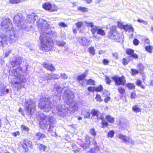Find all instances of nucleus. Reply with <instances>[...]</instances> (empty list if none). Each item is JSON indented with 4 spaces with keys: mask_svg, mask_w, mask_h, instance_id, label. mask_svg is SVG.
Here are the masks:
<instances>
[{
    "mask_svg": "<svg viewBox=\"0 0 153 153\" xmlns=\"http://www.w3.org/2000/svg\"><path fill=\"white\" fill-rule=\"evenodd\" d=\"M51 23L50 22L39 19L37 21L38 29L40 32V39L41 41L40 49L42 51L51 50L53 45L52 38L56 37V33L52 30L50 28Z\"/></svg>",
    "mask_w": 153,
    "mask_h": 153,
    "instance_id": "nucleus-1",
    "label": "nucleus"
},
{
    "mask_svg": "<svg viewBox=\"0 0 153 153\" xmlns=\"http://www.w3.org/2000/svg\"><path fill=\"white\" fill-rule=\"evenodd\" d=\"M73 97L74 94L72 91L69 90L65 91L63 95V98L64 99L65 102L66 103L67 106H57L56 101H54L53 103L54 104L55 102L56 105H54V107H53V108H54V109L52 110V113L55 114L56 113L57 115L61 117L65 116L69 108H72L74 105Z\"/></svg>",
    "mask_w": 153,
    "mask_h": 153,
    "instance_id": "nucleus-2",
    "label": "nucleus"
},
{
    "mask_svg": "<svg viewBox=\"0 0 153 153\" xmlns=\"http://www.w3.org/2000/svg\"><path fill=\"white\" fill-rule=\"evenodd\" d=\"M35 14L33 13L31 15H28L26 18V21L25 22L23 21V17L20 13H18L14 17L13 22L17 25L20 27L26 30H29L31 26L30 25V27L28 25L32 22H33L36 20V17Z\"/></svg>",
    "mask_w": 153,
    "mask_h": 153,
    "instance_id": "nucleus-3",
    "label": "nucleus"
},
{
    "mask_svg": "<svg viewBox=\"0 0 153 153\" xmlns=\"http://www.w3.org/2000/svg\"><path fill=\"white\" fill-rule=\"evenodd\" d=\"M40 118L41 120L40 123V125L44 128H47L49 124V131L54 133L56 136H57L56 132V129L54 128L57 126L56 119L53 116L49 117L44 115L42 116H40Z\"/></svg>",
    "mask_w": 153,
    "mask_h": 153,
    "instance_id": "nucleus-4",
    "label": "nucleus"
},
{
    "mask_svg": "<svg viewBox=\"0 0 153 153\" xmlns=\"http://www.w3.org/2000/svg\"><path fill=\"white\" fill-rule=\"evenodd\" d=\"M25 110L28 116L32 115L36 111V105L30 99L26 100L24 103Z\"/></svg>",
    "mask_w": 153,
    "mask_h": 153,
    "instance_id": "nucleus-5",
    "label": "nucleus"
},
{
    "mask_svg": "<svg viewBox=\"0 0 153 153\" xmlns=\"http://www.w3.org/2000/svg\"><path fill=\"white\" fill-rule=\"evenodd\" d=\"M38 107L45 111H49L51 108V101L49 99L42 97L39 100Z\"/></svg>",
    "mask_w": 153,
    "mask_h": 153,
    "instance_id": "nucleus-6",
    "label": "nucleus"
},
{
    "mask_svg": "<svg viewBox=\"0 0 153 153\" xmlns=\"http://www.w3.org/2000/svg\"><path fill=\"white\" fill-rule=\"evenodd\" d=\"M7 36V42L10 43L15 42L18 39V34L17 31L15 28L12 29L7 32L6 33Z\"/></svg>",
    "mask_w": 153,
    "mask_h": 153,
    "instance_id": "nucleus-7",
    "label": "nucleus"
},
{
    "mask_svg": "<svg viewBox=\"0 0 153 153\" xmlns=\"http://www.w3.org/2000/svg\"><path fill=\"white\" fill-rule=\"evenodd\" d=\"M85 23L87 24L88 27H89L91 28V30L94 37H96V36H95L94 35L96 32H97V34L102 36H104L105 35V33L104 30L99 27L94 25L93 23L87 22H85Z\"/></svg>",
    "mask_w": 153,
    "mask_h": 153,
    "instance_id": "nucleus-8",
    "label": "nucleus"
},
{
    "mask_svg": "<svg viewBox=\"0 0 153 153\" xmlns=\"http://www.w3.org/2000/svg\"><path fill=\"white\" fill-rule=\"evenodd\" d=\"M10 22L9 19L6 18L4 19L1 23V29L5 30L6 33L13 29L12 28V24Z\"/></svg>",
    "mask_w": 153,
    "mask_h": 153,
    "instance_id": "nucleus-9",
    "label": "nucleus"
},
{
    "mask_svg": "<svg viewBox=\"0 0 153 153\" xmlns=\"http://www.w3.org/2000/svg\"><path fill=\"white\" fill-rule=\"evenodd\" d=\"M13 71L14 76H16L17 80L21 82H25V78L23 75L21 74L22 72V68L21 67H19L17 68L13 69Z\"/></svg>",
    "mask_w": 153,
    "mask_h": 153,
    "instance_id": "nucleus-10",
    "label": "nucleus"
},
{
    "mask_svg": "<svg viewBox=\"0 0 153 153\" xmlns=\"http://www.w3.org/2000/svg\"><path fill=\"white\" fill-rule=\"evenodd\" d=\"M111 78L115 82V85H124L126 83V79L123 76L120 77L115 75L112 76Z\"/></svg>",
    "mask_w": 153,
    "mask_h": 153,
    "instance_id": "nucleus-11",
    "label": "nucleus"
},
{
    "mask_svg": "<svg viewBox=\"0 0 153 153\" xmlns=\"http://www.w3.org/2000/svg\"><path fill=\"white\" fill-rule=\"evenodd\" d=\"M13 85L14 88L15 89V90H17L18 91H19L24 87V82L17 80V81L14 82Z\"/></svg>",
    "mask_w": 153,
    "mask_h": 153,
    "instance_id": "nucleus-12",
    "label": "nucleus"
},
{
    "mask_svg": "<svg viewBox=\"0 0 153 153\" xmlns=\"http://www.w3.org/2000/svg\"><path fill=\"white\" fill-rule=\"evenodd\" d=\"M119 138L122 139L126 143H130L131 144H133L134 141L132 140L128 137H126V136L120 134L119 136Z\"/></svg>",
    "mask_w": 153,
    "mask_h": 153,
    "instance_id": "nucleus-13",
    "label": "nucleus"
},
{
    "mask_svg": "<svg viewBox=\"0 0 153 153\" xmlns=\"http://www.w3.org/2000/svg\"><path fill=\"white\" fill-rule=\"evenodd\" d=\"M79 41L80 45L83 46L88 45L89 43V41L87 39L84 37H80Z\"/></svg>",
    "mask_w": 153,
    "mask_h": 153,
    "instance_id": "nucleus-14",
    "label": "nucleus"
},
{
    "mask_svg": "<svg viewBox=\"0 0 153 153\" xmlns=\"http://www.w3.org/2000/svg\"><path fill=\"white\" fill-rule=\"evenodd\" d=\"M126 52L127 54L130 55L131 57L135 59H137L138 58L137 55L134 53V51L132 49H127L126 50Z\"/></svg>",
    "mask_w": 153,
    "mask_h": 153,
    "instance_id": "nucleus-15",
    "label": "nucleus"
},
{
    "mask_svg": "<svg viewBox=\"0 0 153 153\" xmlns=\"http://www.w3.org/2000/svg\"><path fill=\"white\" fill-rule=\"evenodd\" d=\"M44 67L48 70H50L51 71H53L55 70V68L53 65L49 63L45 62L43 63Z\"/></svg>",
    "mask_w": 153,
    "mask_h": 153,
    "instance_id": "nucleus-16",
    "label": "nucleus"
},
{
    "mask_svg": "<svg viewBox=\"0 0 153 153\" xmlns=\"http://www.w3.org/2000/svg\"><path fill=\"white\" fill-rule=\"evenodd\" d=\"M22 57L19 56H18L16 57V60L13 61L11 64L13 67H14L16 65L17 66L19 65L22 63Z\"/></svg>",
    "mask_w": 153,
    "mask_h": 153,
    "instance_id": "nucleus-17",
    "label": "nucleus"
},
{
    "mask_svg": "<svg viewBox=\"0 0 153 153\" xmlns=\"http://www.w3.org/2000/svg\"><path fill=\"white\" fill-rule=\"evenodd\" d=\"M116 27L115 26H112L110 29V32L109 33V37L112 39H115L114 37V35L116 34Z\"/></svg>",
    "mask_w": 153,
    "mask_h": 153,
    "instance_id": "nucleus-18",
    "label": "nucleus"
},
{
    "mask_svg": "<svg viewBox=\"0 0 153 153\" xmlns=\"http://www.w3.org/2000/svg\"><path fill=\"white\" fill-rule=\"evenodd\" d=\"M7 36L2 33H0V42L2 44L5 43L7 42Z\"/></svg>",
    "mask_w": 153,
    "mask_h": 153,
    "instance_id": "nucleus-19",
    "label": "nucleus"
},
{
    "mask_svg": "<svg viewBox=\"0 0 153 153\" xmlns=\"http://www.w3.org/2000/svg\"><path fill=\"white\" fill-rule=\"evenodd\" d=\"M52 4L49 2H46L43 4V8L46 10L50 11Z\"/></svg>",
    "mask_w": 153,
    "mask_h": 153,
    "instance_id": "nucleus-20",
    "label": "nucleus"
},
{
    "mask_svg": "<svg viewBox=\"0 0 153 153\" xmlns=\"http://www.w3.org/2000/svg\"><path fill=\"white\" fill-rule=\"evenodd\" d=\"M45 137V135L40 132H38L36 134V138L38 140H41Z\"/></svg>",
    "mask_w": 153,
    "mask_h": 153,
    "instance_id": "nucleus-21",
    "label": "nucleus"
},
{
    "mask_svg": "<svg viewBox=\"0 0 153 153\" xmlns=\"http://www.w3.org/2000/svg\"><path fill=\"white\" fill-rule=\"evenodd\" d=\"M9 92V89L8 88H4L0 89V96H2L7 94Z\"/></svg>",
    "mask_w": 153,
    "mask_h": 153,
    "instance_id": "nucleus-22",
    "label": "nucleus"
},
{
    "mask_svg": "<svg viewBox=\"0 0 153 153\" xmlns=\"http://www.w3.org/2000/svg\"><path fill=\"white\" fill-rule=\"evenodd\" d=\"M75 25L76 26L78 30L80 32H81V28L83 25V23L82 22H78L75 23Z\"/></svg>",
    "mask_w": 153,
    "mask_h": 153,
    "instance_id": "nucleus-23",
    "label": "nucleus"
},
{
    "mask_svg": "<svg viewBox=\"0 0 153 153\" xmlns=\"http://www.w3.org/2000/svg\"><path fill=\"white\" fill-rule=\"evenodd\" d=\"M123 28L125 30H128L130 32H133L134 30L133 27L129 25H124L123 26Z\"/></svg>",
    "mask_w": 153,
    "mask_h": 153,
    "instance_id": "nucleus-24",
    "label": "nucleus"
},
{
    "mask_svg": "<svg viewBox=\"0 0 153 153\" xmlns=\"http://www.w3.org/2000/svg\"><path fill=\"white\" fill-rule=\"evenodd\" d=\"M56 44L59 47H63L66 44V42L58 40L56 41Z\"/></svg>",
    "mask_w": 153,
    "mask_h": 153,
    "instance_id": "nucleus-25",
    "label": "nucleus"
},
{
    "mask_svg": "<svg viewBox=\"0 0 153 153\" xmlns=\"http://www.w3.org/2000/svg\"><path fill=\"white\" fill-rule=\"evenodd\" d=\"M87 73L88 71H86L83 74L80 76H78L77 78V79L78 80H81L85 78Z\"/></svg>",
    "mask_w": 153,
    "mask_h": 153,
    "instance_id": "nucleus-26",
    "label": "nucleus"
},
{
    "mask_svg": "<svg viewBox=\"0 0 153 153\" xmlns=\"http://www.w3.org/2000/svg\"><path fill=\"white\" fill-rule=\"evenodd\" d=\"M99 112V111L94 109L91 110V113L92 114L93 117L96 116L97 117Z\"/></svg>",
    "mask_w": 153,
    "mask_h": 153,
    "instance_id": "nucleus-27",
    "label": "nucleus"
},
{
    "mask_svg": "<svg viewBox=\"0 0 153 153\" xmlns=\"http://www.w3.org/2000/svg\"><path fill=\"white\" fill-rule=\"evenodd\" d=\"M118 90L119 93H120L123 96L124 94L125 93V90L123 88L120 86L118 87Z\"/></svg>",
    "mask_w": 153,
    "mask_h": 153,
    "instance_id": "nucleus-28",
    "label": "nucleus"
},
{
    "mask_svg": "<svg viewBox=\"0 0 153 153\" xmlns=\"http://www.w3.org/2000/svg\"><path fill=\"white\" fill-rule=\"evenodd\" d=\"M88 51L91 54L94 56L95 54V50L94 47H90L88 49Z\"/></svg>",
    "mask_w": 153,
    "mask_h": 153,
    "instance_id": "nucleus-29",
    "label": "nucleus"
},
{
    "mask_svg": "<svg viewBox=\"0 0 153 153\" xmlns=\"http://www.w3.org/2000/svg\"><path fill=\"white\" fill-rule=\"evenodd\" d=\"M145 49L146 51L149 53H151L152 52L153 47L150 45L146 46L145 47Z\"/></svg>",
    "mask_w": 153,
    "mask_h": 153,
    "instance_id": "nucleus-30",
    "label": "nucleus"
},
{
    "mask_svg": "<svg viewBox=\"0 0 153 153\" xmlns=\"http://www.w3.org/2000/svg\"><path fill=\"white\" fill-rule=\"evenodd\" d=\"M126 86L129 89H132L135 88V86L133 83H128L126 84Z\"/></svg>",
    "mask_w": 153,
    "mask_h": 153,
    "instance_id": "nucleus-31",
    "label": "nucleus"
},
{
    "mask_svg": "<svg viewBox=\"0 0 153 153\" xmlns=\"http://www.w3.org/2000/svg\"><path fill=\"white\" fill-rule=\"evenodd\" d=\"M133 110L135 112H138L141 111V109L137 107V105L134 106L132 108Z\"/></svg>",
    "mask_w": 153,
    "mask_h": 153,
    "instance_id": "nucleus-32",
    "label": "nucleus"
},
{
    "mask_svg": "<svg viewBox=\"0 0 153 153\" xmlns=\"http://www.w3.org/2000/svg\"><path fill=\"white\" fill-rule=\"evenodd\" d=\"M58 9V8L56 5L55 4H53L51 5V7L50 11L51 12L57 11Z\"/></svg>",
    "mask_w": 153,
    "mask_h": 153,
    "instance_id": "nucleus-33",
    "label": "nucleus"
},
{
    "mask_svg": "<svg viewBox=\"0 0 153 153\" xmlns=\"http://www.w3.org/2000/svg\"><path fill=\"white\" fill-rule=\"evenodd\" d=\"M107 120L109 122L111 123L114 122V118L109 115H108L106 117Z\"/></svg>",
    "mask_w": 153,
    "mask_h": 153,
    "instance_id": "nucleus-34",
    "label": "nucleus"
},
{
    "mask_svg": "<svg viewBox=\"0 0 153 153\" xmlns=\"http://www.w3.org/2000/svg\"><path fill=\"white\" fill-rule=\"evenodd\" d=\"M46 146L42 144H40L39 146V149L41 151H44L46 149Z\"/></svg>",
    "mask_w": 153,
    "mask_h": 153,
    "instance_id": "nucleus-35",
    "label": "nucleus"
},
{
    "mask_svg": "<svg viewBox=\"0 0 153 153\" xmlns=\"http://www.w3.org/2000/svg\"><path fill=\"white\" fill-rule=\"evenodd\" d=\"M97 120H104V117L103 116V115L102 114H101L100 111L98 113V114L97 115Z\"/></svg>",
    "mask_w": 153,
    "mask_h": 153,
    "instance_id": "nucleus-36",
    "label": "nucleus"
},
{
    "mask_svg": "<svg viewBox=\"0 0 153 153\" xmlns=\"http://www.w3.org/2000/svg\"><path fill=\"white\" fill-rule=\"evenodd\" d=\"M28 147H31L32 146V142L27 140H25L24 143Z\"/></svg>",
    "mask_w": 153,
    "mask_h": 153,
    "instance_id": "nucleus-37",
    "label": "nucleus"
},
{
    "mask_svg": "<svg viewBox=\"0 0 153 153\" xmlns=\"http://www.w3.org/2000/svg\"><path fill=\"white\" fill-rule=\"evenodd\" d=\"M90 112L89 110H87L84 114V117L86 118H90Z\"/></svg>",
    "mask_w": 153,
    "mask_h": 153,
    "instance_id": "nucleus-38",
    "label": "nucleus"
},
{
    "mask_svg": "<svg viewBox=\"0 0 153 153\" xmlns=\"http://www.w3.org/2000/svg\"><path fill=\"white\" fill-rule=\"evenodd\" d=\"M114 132L113 130H111L108 133L107 136L108 137H112L114 134Z\"/></svg>",
    "mask_w": 153,
    "mask_h": 153,
    "instance_id": "nucleus-39",
    "label": "nucleus"
},
{
    "mask_svg": "<svg viewBox=\"0 0 153 153\" xmlns=\"http://www.w3.org/2000/svg\"><path fill=\"white\" fill-rule=\"evenodd\" d=\"M90 133L94 137L96 135V132L94 128H92L90 130Z\"/></svg>",
    "mask_w": 153,
    "mask_h": 153,
    "instance_id": "nucleus-40",
    "label": "nucleus"
},
{
    "mask_svg": "<svg viewBox=\"0 0 153 153\" xmlns=\"http://www.w3.org/2000/svg\"><path fill=\"white\" fill-rule=\"evenodd\" d=\"M21 0H9L10 3L13 4H17L19 3Z\"/></svg>",
    "mask_w": 153,
    "mask_h": 153,
    "instance_id": "nucleus-41",
    "label": "nucleus"
},
{
    "mask_svg": "<svg viewBox=\"0 0 153 153\" xmlns=\"http://www.w3.org/2000/svg\"><path fill=\"white\" fill-rule=\"evenodd\" d=\"M77 9L82 12H86L87 11V9L85 7H77Z\"/></svg>",
    "mask_w": 153,
    "mask_h": 153,
    "instance_id": "nucleus-42",
    "label": "nucleus"
},
{
    "mask_svg": "<svg viewBox=\"0 0 153 153\" xmlns=\"http://www.w3.org/2000/svg\"><path fill=\"white\" fill-rule=\"evenodd\" d=\"M105 81L106 84L108 85H110L111 82L110 78L107 76H105Z\"/></svg>",
    "mask_w": 153,
    "mask_h": 153,
    "instance_id": "nucleus-43",
    "label": "nucleus"
},
{
    "mask_svg": "<svg viewBox=\"0 0 153 153\" xmlns=\"http://www.w3.org/2000/svg\"><path fill=\"white\" fill-rule=\"evenodd\" d=\"M45 76L47 80L52 79L51 73L46 74Z\"/></svg>",
    "mask_w": 153,
    "mask_h": 153,
    "instance_id": "nucleus-44",
    "label": "nucleus"
},
{
    "mask_svg": "<svg viewBox=\"0 0 153 153\" xmlns=\"http://www.w3.org/2000/svg\"><path fill=\"white\" fill-rule=\"evenodd\" d=\"M51 74L52 78V79H57L59 77V75L57 74H54L53 73H51Z\"/></svg>",
    "mask_w": 153,
    "mask_h": 153,
    "instance_id": "nucleus-45",
    "label": "nucleus"
},
{
    "mask_svg": "<svg viewBox=\"0 0 153 153\" xmlns=\"http://www.w3.org/2000/svg\"><path fill=\"white\" fill-rule=\"evenodd\" d=\"M131 74L133 75H135L137 74H138L139 73L138 71L136 69H131Z\"/></svg>",
    "mask_w": 153,
    "mask_h": 153,
    "instance_id": "nucleus-46",
    "label": "nucleus"
},
{
    "mask_svg": "<svg viewBox=\"0 0 153 153\" xmlns=\"http://www.w3.org/2000/svg\"><path fill=\"white\" fill-rule=\"evenodd\" d=\"M138 68L141 71H143L144 69V66L141 63H139L138 65Z\"/></svg>",
    "mask_w": 153,
    "mask_h": 153,
    "instance_id": "nucleus-47",
    "label": "nucleus"
},
{
    "mask_svg": "<svg viewBox=\"0 0 153 153\" xmlns=\"http://www.w3.org/2000/svg\"><path fill=\"white\" fill-rule=\"evenodd\" d=\"M137 21L139 23H142L145 25H146L147 24V22L142 20L140 19H138L137 20Z\"/></svg>",
    "mask_w": 153,
    "mask_h": 153,
    "instance_id": "nucleus-48",
    "label": "nucleus"
},
{
    "mask_svg": "<svg viewBox=\"0 0 153 153\" xmlns=\"http://www.w3.org/2000/svg\"><path fill=\"white\" fill-rule=\"evenodd\" d=\"M60 77L62 79H66L68 78V76L65 73L61 74Z\"/></svg>",
    "mask_w": 153,
    "mask_h": 153,
    "instance_id": "nucleus-49",
    "label": "nucleus"
},
{
    "mask_svg": "<svg viewBox=\"0 0 153 153\" xmlns=\"http://www.w3.org/2000/svg\"><path fill=\"white\" fill-rule=\"evenodd\" d=\"M129 61L127 60L126 58H124L123 59L122 63L124 65H127Z\"/></svg>",
    "mask_w": 153,
    "mask_h": 153,
    "instance_id": "nucleus-50",
    "label": "nucleus"
},
{
    "mask_svg": "<svg viewBox=\"0 0 153 153\" xmlns=\"http://www.w3.org/2000/svg\"><path fill=\"white\" fill-rule=\"evenodd\" d=\"M103 88L102 85H100L99 86L95 88V91H100L102 90Z\"/></svg>",
    "mask_w": 153,
    "mask_h": 153,
    "instance_id": "nucleus-51",
    "label": "nucleus"
},
{
    "mask_svg": "<svg viewBox=\"0 0 153 153\" xmlns=\"http://www.w3.org/2000/svg\"><path fill=\"white\" fill-rule=\"evenodd\" d=\"M58 25L59 26L63 27L67 26V25L63 22H60L59 23Z\"/></svg>",
    "mask_w": 153,
    "mask_h": 153,
    "instance_id": "nucleus-52",
    "label": "nucleus"
},
{
    "mask_svg": "<svg viewBox=\"0 0 153 153\" xmlns=\"http://www.w3.org/2000/svg\"><path fill=\"white\" fill-rule=\"evenodd\" d=\"M94 81L92 79H89L88 80L87 84L90 85H94Z\"/></svg>",
    "mask_w": 153,
    "mask_h": 153,
    "instance_id": "nucleus-53",
    "label": "nucleus"
},
{
    "mask_svg": "<svg viewBox=\"0 0 153 153\" xmlns=\"http://www.w3.org/2000/svg\"><path fill=\"white\" fill-rule=\"evenodd\" d=\"M85 140L86 141V143L88 144H90V137L88 136H86L85 137Z\"/></svg>",
    "mask_w": 153,
    "mask_h": 153,
    "instance_id": "nucleus-54",
    "label": "nucleus"
},
{
    "mask_svg": "<svg viewBox=\"0 0 153 153\" xmlns=\"http://www.w3.org/2000/svg\"><path fill=\"white\" fill-rule=\"evenodd\" d=\"M88 89L89 91L94 92L95 91V88L94 87L90 86L88 88Z\"/></svg>",
    "mask_w": 153,
    "mask_h": 153,
    "instance_id": "nucleus-55",
    "label": "nucleus"
},
{
    "mask_svg": "<svg viewBox=\"0 0 153 153\" xmlns=\"http://www.w3.org/2000/svg\"><path fill=\"white\" fill-rule=\"evenodd\" d=\"M96 99H97V100L98 101H102V100H101V97L100 95L98 94L96 95Z\"/></svg>",
    "mask_w": 153,
    "mask_h": 153,
    "instance_id": "nucleus-56",
    "label": "nucleus"
},
{
    "mask_svg": "<svg viewBox=\"0 0 153 153\" xmlns=\"http://www.w3.org/2000/svg\"><path fill=\"white\" fill-rule=\"evenodd\" d=\"M133 43L135 45H138L139 42L137 39H135L133 41Z\"/></svg>",
    "mask_w": 153,
    "mask_h": 153,
    "instance_id": "nucleus-57",
    "label": "nucleus"
},
{
    "mask_svg": "<svg viewBox=\"0 0 153 153\" xmlns=\"http://www.w3.org/2000/svg\"><path fill=\"white\" fill-rule=\"evenodd\" d=\"M22 147L23 148V149L25 150L26 152L27 151H28V146H27L24 143L22 145Z\"/></svg>",
    "mask_w": 153,
    "mask_h": 153,
    "instance_id": "nucleus-58",
    "label": "nucleus"
},
{
    "mask_svg": "<svg viewBox=\"0 0 153 153\" xmlns=\"http://www.w3.org/2000/svg\"><path fill=\"white\" fill-rule=\"evenodd\" d=\"M21 128L23 130L27 131L29 130V128L24 125H22L21 126Z\"/></svg>",
    "mask_w": 153,
    "mask_h": 153,
    "instance_id": "nucleus-59",
    "label": "nucleus"
},
{
    "mask_svg": "<svg viewBox=\"0 0 153 153\" xmlns=\"http://www.w3.org/2000/svg\"><path fill=\"white\" fill-rule=\"evenodd\" d=\"M95 148L91 149L89 151H87L86 153H95Z\"/></svg>",
    "mask_w": 153,
    "mask_h": 153,
    "instance_id": "nucleus-60",
    "label": "nucleus"
},
{
    "mask_svg": "<svg viewBox=\"0 0 153 153\" xmlns=\"http://www.w3.org/2000/svg\"><path fill=\"white\" fill-rule=\"evenodd\" d=\"M102 127H104V126L106 127L108 125V123L107 122L104 121L103 120H102Z\"/></svg>",
    "mask_w": 153,
    "mask_h": 153,
    "instance_id": "nucleus-61",
    "label": "nucleus"
},
{
    "mask_svg": "<svg viewBox=\"0 0 153 153\" xmlns=\"http://www.w3.org/2000/svg\"><path fill=\"white\" fill-rule=\"evenodd\" d=\"M113 56L116 59H118V54L117 53H112Z\"/></svg>",
    "mask_w": 153,
    "mask_h": 153,
    "instance_id": "nucleus-62",
    "label": "nucleus"
},
{
    "mask_svg": "<svg viewBox=\"0 0 153 153\" xmlns=\"http://www.w3.org/2000/svg\"><path fill=\"white\" fill-rule=\"evenodd\" d=\"M90 144L87 143H85L83 146V147L84 149H86L88 148L89 147Z\"/></svg>",
    "mask_w": 153,
    "mask_h": 153,
    "instance_id": "nucleus-63",
    "label": "nucleus"
},
{
    "mask_svg": "<svg viewBox=\"0 0 153 153\" xmlns=\"http://www.w3.org/2000/svg\"><path fill=\"white\" fill-rule=\"evenodd\" d=\"M19 134L20 132L18 131H17L13 133L12 134V135L15 137H16L17 136L19 135Z\"/></svg>",
    "mask_w": 153,
    "mask_h": 153,
    "instance_id": "nucleus-64",
    "label": "nucleus"
}]
</instances>
